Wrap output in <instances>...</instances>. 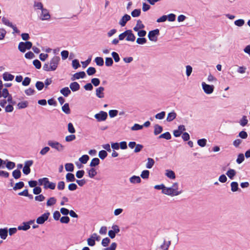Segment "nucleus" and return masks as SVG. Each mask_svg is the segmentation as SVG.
I'll use <instances>...</instances> for the list:
<instances>
[{
    "instance_id": "nucleus-30",
    "label": "nucleus",
    "mask_w": 250,
    "mask_h": 250,
    "mask_svg": "<svg viewBox=\"0 0 250 250\" xmlns=\"http://www.w3.org/2000/svg\"><path fill=\"white\" fill-rule=\"evenodd\" d=\"M62 111L66 114L70 113V109L68 103H65L62 107Z\"/></svg>"
},
{
    "instance_id": "nucleus-24",
    "label": "nucleus",
    "mask_w": 250,
    "mask_h": 250,
    "mask_svg": "<svg viewBox=\"0 0 250 250\" xmlns=\"http://www.w3.org/2000/svg\"><path fill=\"white\" fill-rule=\"evenodd\" d=\"M154 128V134L155 135H157L163 131V127L158 124H156Z\"/></svg>"
},
{
    "instance_id": "nucleus-22",
    "label": "nucleus",
    "mask_w": 250,
    "mask_h": 250,
    "mask_svg": "<svg viewBox=\"0 0 250 250\" xmlns=\"http://www.w3.org/2000/svg\"><path fill=\"white\" fill-rule=\"evenodd\" d=\"M3 79L5 81H12L14 78V76L8 73V72H5L2 75Z\"/></svg>"
},
{
    "instance_id": "nucleus-50",
    "label": "nucleus",
    "mask_w": 250,
    "mask_h": 250,
    "mask_svg": "<svg viewBox=\"0 0 250 250\" xmlns=\"http://www.w3.org/2000/svg\"><path fill=\"white\" fill-rule=\"evenodd\" d=\"M7 163L6 164V167L8 169H12L15 167V163L13 162L8 161L7 160Z\"/></svg>"
},
{
    "instance_id": "nucleus-9",
    "label": "nucleus",
    "mask_w": 250,
    "mask_h": 250,
    "mask_svg": "<svg viewBox=\"0 0 250 250\" xmlns=\"http://www.w3.org/2000/svg\"><path fill=\"white\" fill-rule=\"evenodd\" d=\"M163 194L170 195L171 196H177L179 195V192H176L173 191V189L171 188H167L165 187L164 189H163V191H162Z\"/></svg>"
},
{
    "instance_id": "nucleus-52",
    "label": "nucleus",
    "mask_w": 250,
    "mask_h": 250,
    "mask_svg": "<svg viewBox=\"0 0 250 250\" xmlns=\"http://www.w3.org/2000/svg\"><path fill=\"white\" fill-rule=\"evenodd\" d=\"M165 115L166 112L165 111H162L160 113L156 114L155 117L157 119L162 120L165 118Z\"/></svg>"
},
{
    "instance_id": "nucleus-42",
    "label": "nucleus",
    "mask_w": 250,
    "mask_h": 250,
    "mask_svg": "<svg viewBox=\"0 0 250 250\" xmlns=\"http://www.w3.org/2000/svg\"><path fill=\"white\" fill-rule=\"evenodd\" d=\"M107 156V153L105 150H102L99 152V157L102 159H104Z\"/></svg>"
},
{
    "instance_id": "nucleus-61",
    "label": "nucleus",
    "mask_w": 250,
    "mask_h": 250,
    "mask_svg": "<svg viewBox=\"0 0 250 250\" xmlns=\"http://www.w3.org/2000/svg\"><path fill=\"white\" fill-rule=\"evenodd\" d=\"M68 131L70 133H74L76 131L75 129L71 123L68 124Z\"/></svg>"
},
{
    "instance_id": "nucleus-1",
    "label": "nucleus",
    "mask_w": 250,
    "mask_h": 250,
    "mask_svg": "<svg viewBox=\"0 0 250 250\" xmlns=\"http://www.w3.org/2000/svg\"><path fill=\"white\" fill-rule=\"evenodd\" d=\"M60 61V57L55 56L51 59L49 62L44 64L42 69L45 71H55L57 69Z\"/></svg>"
},
{
    "instance_id": "nucleus-46",
    "label": "nucleus",
    "mask_w": 250,
    "mask_h": 250,
    "mask_svg": "<svg viewBox=\"0 0 250 250\" xmlns=\"http://www.w3.org/2000/svg\"><path fill=\"white\" fill-rule=\"evenodd\" d=\"M72 65L74 69H76L80 67L79 61L77 59H74L72 61Z\"/></svg>"
},
{
    "instance_id": "nucleus-23",
    "label": "nucleus",
    "mask_w": 250,
    "mask_h": 250,
    "mask_svg": "<svg viewBox=\"0 0 250 250\" xmlns=\"http://www.w3.org/2000/svg\"><path fill=\"white\" fill-rule=\"evenodd\" d=\"M129 181L132 184L140 183L141 179L139 176L133 175L129 178Z\"/></svg>"
},
{
    "instance_id": "nucleus-47",
    "label": "nucleus",
    "mask_w": 250,
    "mask_h": 250,
    "mask_svg": "<svg viewBox=\"0 0 250 250\" xmlns=\"http://www.w3.org/2000/svg\"><path fill=\"white\" fill-rule=\"evenodd\" d=\"M113 64V61L111 57H106L105 58V64L106 66H111Z\"/></svg>"
},
{
    "instance_id": "nucleus-59",
    "label": "nucleus",
    "mask_w": 250,
    "mask_h": 250,
    "mask_svg": "<svg viewBox=\"0 0 250 250\" xmlns=\"http://www.w3.org/2000/svg\"><path fill=\"white\" fill-rule=\"evenodd\" d=\"M2 22L3 24L5 25L9 26V27H12L13 26V24L12 22H10L5 17H3L1 19Z\"/></svg>"
},
{
    "instance_id": "nucleus-18",
    "label": "nucleus",
    "mask_w": 250,
    "mask_h": 250,
    "mask_svg": "<svg viewBox=\"0 0 250 250\" xmlns=\"http://www.w3.org/2000/svg\"><path fill=\"white\" fill-rule=\"evenodd\" d=\"M176 116L177 114L176 112L174 111H172L168 113L167 121L168 122H171L176 118Z\"/></svg>"
},
{
    "instance_id": "nucleus-26",
    "label": "nucleus",
    "mask_w": 250,
    "mask_h": 250,
    "mask_svg": "<svg viewBox=\"0 0 250 250\" xmlns=\"http://www.w3.org/2000/svg\"><path fill=\"white\" fill-rule=\"evenodd\" d=\"M236 174V171L231 168H229L226 172V175L230 179H233Z\"/></svg>"
},
{
    "instance_id": "nucleus-36",
    "label": "nucleus",
    "mask_w": 250,
    "mask_h": 250,
    "mask_svg": "<svg viewBox=\"0 0 250 250\" xmlns=\"http://www.w3.org/2000/svg\"><path fill=\"white\" fill-rule=\"evenodd\" d=\"M89 159V157L87 155H83L79 158L80 162L83 164H85Z\"/></svg>"
},
{
    "instance_id": "nucleus-51",
    "label": "nucleus",
    "mask_w": 250,
    "mask_h": 250,
    "mask_svg": "<svg viewBox=\"0 0 250 250\" xmlns=\"http://www.w3.org/2000/svg\"><path fill=\"white\" fill-rule=\"evenodd\" d=\"M245 158L244 155L243 153H240L238 154L237 158L236 159V162L238 164H240L244 161Z\"/></svg>"
},
{
    "instance_id": "nucleus-21",
    "label": "nucleus",
    "mask_w": 250,
    "mask_h": 250,
    "mask_svg": "<svg viewBox=\"0 0 250 250\" xmlns=\"http://www.w3.org/2000/svg\"><path fill=\"white\" fill-rule=\"evenodd\" d=\"M144 28V24L142 23V22L140 20H138L137 21V24L136 26L133 28V30L135 31H137L140 29H142Z\"/></svg>"
},
{
    "instance_id": "nucleus-45",
    "label": "nucleus",
    "mask_w": 250,
    "mask_h": 250,
    "mask_svg": "<svg viewBox=\"0 0 250 250\" xmlns=\"http://www.w3.org/2000/svg\"><path fill=\"white\" fill-rule=\"evenodd\" d=\"M141 13L140 9H136L131 12V15L133 17H138L140 15Z\"/></svg>"
},
{
    "instance_id": "nucleus-63",
    "label": "nucleus",
    "mask_w": 250,
    "mask_h": 250,
    "mask_svg": "<svg viewBox=\"0 0 250 250\" xmlns=\"http://www.w3.org/2000/svg\"><path fill=\"white\" fill-rule=\"evenodd\" d=\"M33 64L37 69H40L41 68V62L37 59L33 61Z\"/></svg>"
},
{
    "instance_id": "nucleus-11",
    "label": "nucleus",
    "mask_w": 250,
    "mask_h": 250,
    "mask_svg": "<svg viewBox=\"0 0 250 250\" xmlns=\"http://www.w3.org/2000/svg\"><path fill=\"white\" fill-rule=\"evenodd\" d=\"M130 19L131 17L129 15L125 14L120 19L119 23L121 26L124 27L125 25L126 22L130 21Z\"/></svg>"
},
{
    "instance_id": "nucleus-14",
    "label": "nucleus",
    "mask_w": 250,
    "mask_h": 250,
    "mask_svg": "<svg viewBox=\"0 0 250 250\" xmlns=\"http://www.w3.org/2000/svg\"><path fill=\"white\" fill-rule=\"evenodd\" d=\"M135 36L131 30H127L126 40L127 41L134 42L135 40Z\"/></svg>"
},
{
    "instance_id": "nucleus-3",
    "label": "nucleus",
    "mask_w": 250,
    "mask_h": 250,
    "mask_svg": "<svg viewBox=\"0 0 250 250\" xmlns=\"http://www.w3.org/2000/svg\"><path fill=\"white\" fill-rule=\"evenodd\" d=\"M32 47V43L29 41H26L25 42H20L18 45V49L22 53L26 51V50H29Z\"/></svg>"
},
{
    "instance_id": "nucleus-39",
    "label": "nucleus",
    "mask_w": 250,
    "mask_h": 250,
    "mask_svg": "<svg viewBox=\"0 0 250 250\" xmlns=\"http://www.w3.org/2000/svg\"><path fill=\"white\" fill-rule=\"evenodd\" d=\"M56 199L53 197H50L47 201L46 202V205L47 206H53L54 205V204H56Z\"/></svg>"
},
{
    "instance_id": "nucleus-20",
    "label": "nucleus",
    "mask_w": 250,
    "mask_h": 250,
    "mask_svg": "<svg viewBox=\"0 0 250 250\" xmlns=\"http://www.w3.org/2000/svg\"><path fill=\"white\" fill-rule=\"evenodd\" d=\"M66 181L67 182H72L76 181V178L74 174L69 172L65 176Z\"/></svg>"
},
{
    "instance_id": "nucleus-44",
    "label": "nucleus",
    "mask_w": 250,
    "mask_h": 250,
    "mask_svg": "<svg viewBox=\"0 0 250 250\" xmlns=\"http://www.w3.org/2000/svg\"><path fill=\"white\" fill-rule=\"evenodd\" d=\"M44 83L41 81H37L35 84L36 88L39 91L42 90L44 87Z\"/></svg>"
},
{
    "instance_id": "nucleus-4",
    "label": "nucleus",
    "mask_w": 250,
    "mask_h": 250,
    "mask_svg": "<svg viewBox=\"0 0 250 250\" xmlns=\"http://www.w3.org/2000/svg\"><path fill=\"white\" fill-rule=\"evenodd\" d=\"M159 34L160 31L158 29L151 30L148 33V39L152 42H156L157 41V37Z\"/></svg>"
},
{
    "instance_id": "nucleus-43",
    "label": "nucleus",
    "mask_w": 250,
    "mask_h": 250,
    "mask_svg": "<svg viewBox=\"0 0 250 250\" xmlns=\"http://www.w3.org/2000/svg\"><path fill=\"white\" fill-rule=\"evenodd\" d=\"M207 141L205 138L199 139L197 141V144L201 147H204L206 146Z\"/></svg>"
},
{
    "instance_id": "nucleus-32",
    "label": "nucleus",
    "mask_w": 250,
    "mask_h": 250,
    "mask_svg": "<svg viewBox=\"0 0 250 250\" xmlns=\"http://www.w3.org/2000/svg\"><path fill=\"white\" fill-rule=\"evenodd\" d=\"M147 162L146 164V167L148 169H150L154 166L155 161L152 158H147Z\"/></svg>"
},
{
    "instance_id": "nucleus-58",
    "label": "nucleus",
    "mask_w": 250,
    "mask_h": 250,
    "mask_svg": "<svg viewBox=\"0 0 250 250\" xmlns=\"http://www.w3.org/2000/svg\"><path fill=\"white\" fill-rule=\"evenodd\" d=\"M50 148L49 146H45L42 148L40 151V154L42 155H45L50 150Z\"/></svg>"
},
{
    "instance_id": "nucleus-49",
    "label": "nucleus",
    "mask_w": 250,
    "mask_h": 250,
    "mask_svg": "<svg viewBox=\"0 0 250 250\" xmlns=\"http://www.w3.org/2000/svg\"><path fill=\"white\" fill-rule=\"evenodd\" d=\"M149 175V171L148 170H143L141 174V177L144 179H148Z\"/></svg>"
},
{
    "instance_id": "nucleus-6",
    "label": "nucleus",
    "mask_w": 250,
    "mask_h": 250,
    "mask_svg": "<svg viewBox=\"0 0 250 250\" xmlns=\"http://www.w3.org/2000/svg\"><path fill=\"white\" fill-rule=\"evenodd\" d=\"M107 113L103 111H101L98 113L94 115V117L98 122H102L105 121L107 118Z\"/></svg>"
},
{
    "instance_id": "nucleus-34",
    "label": "nucleus",
    "mask_w": 250,
    "mask_h": 250,
    "mask_svg": "<svg viewBox=\"0 0 250 250\" xmlns=\"http://www.w3.org/2000/svg\"><path fill=\"white\" fill-rule=\"evenodd\" d=\"M166 175L170 179H174L175 178V174L174 172L171 170H167Z\"/></svg>"
},
{
    "instance_id": "nucleus-8",
    "label": "nucleus",
    "mask_w": 250,
    "mask_h": 250,
    "mask_svg": "<svg viewBox=\"0 0 250 250\" xmlns=\"http://www.w3.org/2000/svg\"><path fill=\"white\" fill-rule=\"evenodd\" d=\"M50 215L49 212H45L37 218L36 222L38 224H43L48 218Z\"/></svg>"
},
{
    "instance_id": "nucleus-13",
    "label": "nucleus",
    "mask_w": 250,
    "mask_h": 250,
    "mask_svg": "<svg viewBox=\"0 0 250 250\" xmlns=\"http://www.w3.org/2000/svg\"><path fill=\"white\" fill-rule=\"evenodd\" d=\"M86 77L85 73L84 71H80L75 73L73 77L71 78L72 81H74L75 79L78 80L79 79H83Z\"/></svg>"
},
{
    "instance_id": "nucleus-2",
    "label": "nucleus",
    "mask_w": 250,
    "mask_h": 250,
    "mask_svg": "<svg viewBox=\"0 0 250 250\" xmlns=\"http://www.w3.org/2000/svg\"><path fill=\"white\" fill-rule=\"evenodd\" d=\"M47 145L59 152L63 151L65 147L64 146L60 144L59 142L51 140H49L47 142Z\"/></svg>"
},
{
    "instance_id": "nucleus-41",
    "label": "nucleus",
    "mask_w": 250,
    "mask_h": 250,
    "mask_svg": "<svg viewBox=\"0 0 250 250\" xmlns=\"http://www.w3.org/2000/svg\"><path fill=\"white\" fill-rule=\"evenodd\" d=\"M248 136V133L245 130L241 131L237 136V137H240L242 139H246L247 138Z\"/></svg>"
},
{
    "instance_id": "nucleus-12",
    "label": "nucleus",
    "mask_w": 250,
    "mask_h": 250,
    "mask_svg": "<svg viewBox=\"0 0 250 250\" xmlns=\"http://www.w3.org/2000/svg\"><path fill=\"white\" fill-rule=\"evenodd\" d=\"M56 184L55 183L51 182L49 181L48 178H46L45 182L44 183V186L43 187L44 189L49 188L53 190L55 188Z\"/></svg>"
},
{
    "instance_id": "nucleus-5",
    "label": "nucleus",
    "mask_w": 250,
    "mask_h": 250,
    "mask_svg": "<svg viewBox=\"0 0 250 250\" xmlns=\"http://www.w3.org/2000/svg\"><path fill=\"white\" fill-rule=\"evenodd\" d=\"M33 160H28L25 162L24 166L22 169V172L25 175L29 174L31 172L30 167L33 165Z\"/></svg>"
},
{
    "instance_id": "nucleus-62",
    "label": "nucleus",
    "mask_w": 250,
    "mask_h": 250,
    "mask_svg": "<svg viewBox=\"0 0 250 250\" xmlns=\"http://www.w3.org/2000/svg\"><path fill=\"white\" fill-rule=\"evenodd\" d=\"M61 55L62 56V59L63 60H64L68 58L69 52L67 50H63L61 52Z\"/></svg>"
},
{
    "instance_id": "nucleus-37",
    "label": "nucleus",
    "mask_w": 250,
    "mask_h": 250,
    "mask_svg": "<svg viewBox=\"0 0 250 250\" xmlns=\"http://www.w3.org/2000/svg\"><path fill=\"white\" fill-rule=\"evenodd\" d=\"M24 183L22 181H20L18 183H17L13 188L14 190H16L17 189L22 188L24 187Z\"/></svg>"
},
{
    "instance_id": "nucleus-60",
    "label": "nucleus",
    "mask_w": 250,
    "mask_h": 250,
    "mask_svg": "<svg viewBox=\"0 0 250 250\" xmlns=\"http://www.w3.org/2000/svg\"><path fill=\"white\" fill-rule=\"evenodd\" d=\"M65 188V183L62 181L58 182L57 185V188L59 190H63Z\"/></svg>"
},
{
    "instance_id": "nucleus-38",
    "label": "nucleus",
    "mask_w": 250,
    "mask_h": 250,
    "mask_svg": "<svg viewBox=\"0 0 250 250\" xmlns=\"http://www.w3.org/2000/svg\"><path fill=\"white\" fill-rule=\"evenodd\" d=\"M248 123V120L247 119V116H243L239 121V124L242 126H246Z\"/></svg>"
},
{
    "instance_id": "nucleus-35",
    "label": "nucleus",
    "mask_w": 250,
    "mask_h": 250,
    "mask_svg": "<svg viewBox=\"0 0 250 250\" xmlns=\"http://www.w3.org/2000/svg\"><path fill=\"white\" fill-rule=\"evenodd\" d=\"M65 168L67 171L72 172L74 170V167L72 163H66L65 165Z\"/></svg>"
},
{
    "instance_id": "nucleus-25",
    "label": "nucleus",
    "mask_w": 250,
    "mask_h": 250,
    "mask_svg": "<svg viewBox=\"0 0 250 250\" xmlns=\"http://www.w3.org/2000/svg\"><path fill=\"white\" fill-rule=\"evenodd\" d=\"M88 174V176L91 178H94L97 174V172L96 169L94 167H92L89 169H87Z\"/></svg>"
},
{
    "instance_id": "nucleus-17",
    "label": "nucleus",
    "mask_w": 250,
    "mask_h": 250,
    "mask_svg": "<svg viewBox=\"0 0 250 250\" xmlns=\"http://www.w3.org/2000/svg\"><path fill=\"white\" fill-rule=\"evenodd\" d=\"M8 235V229L7 228L0 229V237L5 240Z\"/></svg>"
},
{
    "instance_id": "nucleus-15",
    "label": "nucleus",
    "mask_w": 250,
    "mask_h": 250,
    "mask_svg": "<svg viewBox=\"0 0 250 250\" xmlns=\"http://www.w3.org/2000/svg\"><path fill=\"white\" fill-rule=\"evenodd\" d=\"M104 87L100 86L96 89V95L99 98H103L104 96Z\"/></svg>"
},
{
    "instance_id": "nucleus-16",
    "label": "nucleus",
    "mask_w": 250,
    "mask_h": 250,
    "mask_svg": "<svg viewBox=\"0 0 250 250\" xmlns=\"http://www.w3.org/2000/svg\"><path fill=\"white\" fill-rule=\"evenodd\" d=\"M69 87L73 92L77 91L80 88V84L76 82L71 83L69 85Z\"/></svg>"
},
{
    "instance_id": "nucleus-10",
    "label": "nucleus",
    "mask_w": 250,
    "mask_h": 250,
    "mask_svg": "<svg viewBox=\"0 0 250 250\" xmlns=\"http://www.w3.org/2000/svg\"><path fill=\"white\" fill-rule=\"evenodd\" d=\"M50 18V15L47 9L43 8L42 10V14L40 19L42 21L48 20Z\"/></svg>"
},
{
    "instance_id": "nucleus-7",
    "label": "nucleus",
    "mask_w": 250,
    "mask_h": 250,
    "mask_svg": "<svg viewBox=\"0 0 250 250\" xmlns=\"http://www.w3.org/2000/svg\"><path fill=\"white\" fill-rule=\"evenodd\" d=\"M202 86L204 92L207 94L212 93L214 90V87L213 85L208 84L205 82H203Z\"/></svg>"
},
{
    "instance_id": "nucleus-56",
    "label": "nucleus",
    "mask_w": 250,
    "mask_h": 250,
    "mask_svg": "<svg viewBox=\"0 0 250 250\" xmlns=\"http://www.w3.org/2000/svg\"><path fill=\"white\" fill-rule=\"evenodd\" d=\"M147 42L146 39L144 37H140L138 38L136 40V42L138 44H144L146 43Z\"/></svg>"
},
{
    "instance_id": "nucleus-64",
    "label": "nucleus",
    "mask_w": 250,
    "mask_h": 250,
    "mask_svg": "<svg viewBox=\"0 0 250 250\" xmlns=\"http://www.w3.org/2000/svg\"><path fill=\"white\" fill-rule=\"evenodd\" d=\"M78 188L77 185L75 183H71L68 185V189L70 191H74Z\"/></svg>"
},
{
    "instance_id": "nucleus-19",
    "label": "nucleus",
    "mask_w": 250,
    "mask_h": 250,
    "mask_svg": "<svg viewBox=\"0 0 250 250\" xmlns=\"http://www.w3.org/2000/svg\"><path fill=\"white\" fill-rule=\"evenodd\" d=\"M30 228V226L28 225L27 222H24L22 223L21 225L19 226L18 227V230H22L24 231L27 230Z\"/></svg>"
},
{
    "instance_id": "nucleus-40",
    "label": "nucleus",
    "mask_w": 250,
    "mask_h": 250,
    "mask_svg": "<svg viewBox=\"0 0 250 250\" xmlns=\"http://www.w3.org/2000/svg\"><path fill=\"white\" fill-rule=\"evenodd\" d=\"M28 105V103L27 101H23L20 102L18 104V106L19 109H23L27 107Z\"/></svg>"
},
{
    "instance_id": "nucleus-57",
    "label": "nucleus",
    "mask_w": 250,
    "mask_h": 250,
    "mask_svg": "<svg viewBox=\"0 0 250 250\" xmlns=\"http://www.w3.org/2000/svg\"><path fill=\"white\" fill-rule=\"evenodd\" d=\"M108 113L110 118H114L118 115V111L116 109L110 110Z\"/></svg>"
},
{
    "instance_id": "nucleus-48",
    "label": "nucleus",
    "mask_w": 250,
    "mask_h": 250,
    "mask_svg": "<svg viewBox=\"0 0 250 250\" xmlns=\"http://www.w3.org/2000/svg\"><path fill=\"white\" fill-rule=\"evenodd\" d=\"M96 72L95 68L93 67H89L87 68L86 72L88 75L91 76L94 75Z\"/></svg>"
},
{
    "instance_id": "nucleus-31",
    "label": "nucleus",
    "mask_w": 250,
    "mask_h": 250,
    "mask_svg": "<svg viewBox=\"0 0 250 250\" xmlns=\"http://www.w3.org/2000/svg\"><path fill=\"white\" fill-rule=\"evenodd\" d=\"M21 175V173L20 169H17L12 172V176L16 179H19Z\"/></svg>"
},
{
    "instance_id": "nucleus-54",
    "label": "nucleus",
    "mask_w": 250,
    "mask_h": 250,
    "mask_svg": "<svg viewBox=\"0 0 250 250\" xmlns=\"http://www.w3.org/2000/svg\"><path fill=\"white\" fill-rule=\"evenodd\" d=\"M110 242V239L108 237H106L102 240L101 244L103 247H106L108 245Z\"/></svg>"
},
{
    "instance_id": "nucleus-33",
    "label": "nucleus",
    "mask_w": 250,
    "mask_h": 250,
    "mask_svg": "<svg viewBox=\"0 0 250 250\" xmlns=\"http://www.w3.org/2000/svg\"><path fill=\"white\" fill-rule=\"evenodd\" d=\"M95 62L98 66H102L104 64V61L103 58L97 57L95 59Z\"/></svg>"
},
{
    "instance_id": "nucleus-27",
    "label": "nucleus",
    "mask_w": 250,
    "mask_h": 250,
    "mask_svg": "<svg viewBox=\"0 0 250 250\" xmlns=\"http://www.w3.org/2000/svg\"><path fill=\"white\" fill-rule=\"evenodd\" d=\"M60 92L64 97H66L71 93V91L68 87H65L61 89Z\"/></svg>"
},
{
    "instance_id": "nucleus-28",
    "label": "nucleus",
    "mask_w": 250,
    "mask_h": 250,
    "mask_svg": "<svg viewBox=\"0 0 250 250\" xmlns=\"http://www.w3.org/2000/svg\"><path fill=\"white\" fill-rule=\"evenodd\" d=\"M231 190L232 192H236L240 190L238 187V184L237 182H232L230 184Z\"/></svg>"
},
{
    "instance_id": "nucleus-53",
    "label": "nucleus",
    "mask_w": 250,
    "mask_h": 250,
    "mask_svg": "<svg viewBox=\"0 0 250 250\" xmlns=\"http://www.w3.org/2000/svg\"><path fill=\"white\" fill-rule=\"evenodd\" d=\"M112 58L116 62H119L120 60V58L119 54L116 52H112L111 53Z\"/></svg>"
},
{
    "instance_id": "nucleus-55",
    "label": "nucleus",
    "mask_w": 250,
    "mask_h": 250,
    "mask_svg": "<svg viewBox=\"0 0 250 250\" xmlns=\"http://www.w3.org/2000/svg\"><path fill=\"white\" fill-rule=\"evenodd\" d=\"M91 83L94 86H97L100 83V80L99 79L97 78H92L91 80Z\"/></svg>"
},
{
    "instance_id": "nucleus-29",
    "label": "nucleus",
    "mask_w": 250,
    "mask_h": 250,
    "mask_svg": "<svg viewBox=\"0 0 250 250\" xmlns=\"http://www.w3.org/2000/svg\"><path fill=\"white\" fill-rule=\"evenodd\" d=\"M100 162V161L99 158H93L90 163L89 166L92 167H95L99 165Z\"/></svg>"
}]
</instances>
